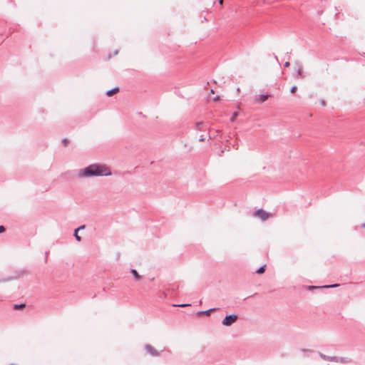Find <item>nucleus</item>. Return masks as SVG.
I'll return each mask as SVG.
<instances>
[{"instance_id":"f257e3e1","label":"nucleus","mask_w":365,"mask_h":365,"mask_svg":"<svg viewBox=\"0 0 365 365\" xmlns=\"http://www.w3.org/2000/svg\"><path fill=\"white\" fill-rule=\"evenodd\" d=\"M112 173L110 168L102 164H91L77 172L79 178H89L92 177L110 176Z\"/></svg>"},{"instance_id":"f03ea898","label":"nucleus","mask_w":365,"mask_h":365,"mask_svg":"<svg viewBox=\"0 0 365 365\" xmlns=\"http://www.w3.org/2000/svg\"><path fill=\"white\" fill-rule=\"evenodd\" d=\"M237 320V316L236 314L227 315L222 321V324L224 326L230 327Z\"/></svg>"},{"instance_id":"7ed1b4c3","label":"nucleus","mask_w":365,"mask_h":365,"mask_svg":"<svg viewBox=\"0 0 365 365\" xmlns=\"http://www.w3.org/2000/svg\"><path fill=\"white\" fill-rule=\"evenodd\" d=\"M254 215L257 217L260 218L262 220L264 221L267 220L269 217H270L272 216V214L267 212L262 209H259L255 212Z\"/></svg>"},{"instance_id":"20e7f679","label":"nucleus","mask_w":365,"mask_h":365,"mask_svg":"<svg viewBox=\"0 0 365 365\" xmlns=\"http://www.w3.org/2000/svg\"><path fill=\"white\" fill-rule=\"evenodd\" d=\"M145 350L148 353L153 356H159V353L150 344L145 345Z\"/></svg>"},{"instance_id":"39448f33","label":"nucleus","mask_w":365,"mask_h":365,"mask_svg":"<svg viewBox=\"0 0 365 365\" xmlns=\"http://www.w3.org/2000/svg\"><path fill=\"white\" fill-rule=\"evenodd\" d=\"M319 356L322 359H324L325 361H338V357H336V356H327L322 353H319Z\"/></svg>"},{"instance_id":"423d86ee","label":"nucleus","mask_w":365,"mask_h":365,"mask_svg":"<svg viewBox=\"0 0 365 365\" xmlns=\"http://www.w3.org/2000/svg\"><path fill=\"white\" fill-rule=\"evenodd\" d=\"M269 98V96L268 95H259L257 98H256V102L257 103H263L265 101H267Z\"/></svg>"},{"instance_id":"0eeeda50","label":"nucleus","mask_w":365,"mask_h":365,"mask_svg":"<svg viewBox=\"0 0 365 365\" xmlns=\"http://www.w3.org/2000/svg\"><path fill=\"white\" fill-rule=\"evenodd\" d=\"M216 310L215 308H212V309H210L208 310H206V311H202V312H199L197 313L198 315H201V314H205L206 316H210V313L212 312V311H215Z\"/></svg>"},{"instance_id":"6e6552de","label":"nucleus","mask_w":365,"mask_h":365,"mask_svg":"<svg viewBox=\"0 0 365 365\" xmlns=\"http://www.w3.org/2000/svg\"><path fill=\"white\" fill-rule=\"evenodd\" d=\"M119 91V88L118 87H115L113 89H110L107 91V96H112L113 94L118 93Z\"/></svg>"},{"instance_id":"1a4fd4ad","label":"nucleus","mask_w":365,"mask_h":365,"mask_svg":"<svg viewBox=\"0 0 365 365\" xmlns=\"http://www.w3.org/2000/svg\"><path fill=\"white\" fill-rule=\"evenodd\" d=\"M351 361V359L347 357H341L338 358V361L343 364L350 363Z\"/></svg>"},{"instance_id":"9d476101","label":"nucleus","mask_w":365,"mask_h":365,"mask_svg":"<svg viewBox=\"0 0 365 365\" xmlns=\"http://www.w3.org/2000/svg\"><path fill=\"white\" fill-rule=\"evenodd\" d=\"M297 78H305V75L302 72V66H299L298 70H297Z\"/></svg>"},{"instance_id":"9b49d317","label":"nucleus","mask_w":365,"mask_h":365,"mask_svg":"<svg viewBox=\"0 0 365 365\" xmlns=\"http://www.w3.org/2000/svg\"><path fill=\"white\" fill-rule=\"evenodd\" d=\"M130 272L133 274V277H135V279L136 280H139V279H140L141 276L138 273V272H137L135 269H132L130 270Z\"/></svg>"},{"instance_id":"f8f14e48","label":"nucleus","mask_w":365,"mask_h":365,"mask_svg":"<svg viewBox=\"0 0 365 365\" xmlns=\"http://www.w3.org/2000/svg\"><path fill=\"white\" fill-rule=\"evenodd\" d=\"M339 284H331V285H326V286H322V287H311V288H334V287H339Z\"/></svg>"},{"instance_id":"ddd939ff","label":"nucleus","mask_w":365,"mask_h":365,"mask_svg":"<svg viewBox=\"0 0 365 365\" xmlns=\"http://www.w3.org/2000/svg\"><path fill=\"white\" fill-rule=\"evenodd\" d=\"M265 271V265L262 266V267H260L257 270V274H262L264 273Z\"/></svg>"},{"instance_id":"4468645a","label":"nucleus","mask_w":365,"mask_h":365,"mask_svg":"<svg viewBox=\"0 0 365 365\" xmlns=\"http://www.w3.org/2000/svg\"><path fill=\"white\" fill-rule=\"evenodd\" d=\"M237 116H238V113L237 112H234L232 113V115L231 118H230V120L232 122H234Z\"/></svg>"},{"instance_id":"2eb2a0df","label":"nucleus","mask_w":365,"mask_h":365,"mask_svg":"<svg viewBox=\"0 0 365 365\" xmlns=\"http://www.w3.org/2000/svg\"><path fill=\"white\" fill-rule=\"evenodd\" d=\"M203 125V123L202 122H198L196 123L195 126H196V129L199 130H202V126Z\"/></svg>"},{"instance_id":"dca6fc26","label":"nucleus","mask_w":365,"mask_h":365,"mask_svg":"<svg viewBox=\"0 0 365 365\" xmlns=\"http://www.w3.org/2000/svg\"><path fill=\"white\" fill-rule=\"evenodd\" d=\"M25 304H15L14 305V309H21L23 307H25Z\"/></svg>"},{"instance_id":"f3484780","label":"nucleus","mask_w":365,"mask_h":365,"mask_svg":"<svg viewBox=\"0 0 365 365\" xmlns=\"http://www.w3.org/2000/svg\"><path fill=\"white\" fill-rule=\"evenodd\" d=\"M74 237L78 242H80L81 240V237L76 232L74 233Z\"/></svg>"},{"instance_id":"a211bd4d","label":"nucleus","mask_w":365,"mask_h":365,"mask_svg":"<svg viewBox=\"0 0 365 365\" xmlns=\"http://www.w3.org/2000/svg\"><path fill=\"white\" fill-rule=\"evenodd\" d=\"M297 89V87L296 86H293L291 88V89H290V92H291L292 93H294L296 92Z\"/></svg>"},{"instance_id":"6ab92c4d","label":"nucleus","mask_w":365,"mask_h":365,"mask_svg":"<svg viewBox=\"0 0 365 365\" xmlns=\"http://www.w3.org/2000/svg\"><path fill=\"white\" fill-rule=\"evenodd\" d=\"M176 307H187V306H190V304H178V305H175Z\"/></svg>"},{"instance_id":"aec40b11","label":"nucleus","mask_w":365,"mask_h":365,"mask_svg":"<svg viewBox=\"0 0 365 365\" xmlns=\"http://www.w3.org/2000/svg\"><path fill=\"white\" fill-rule=\"evenodd\" d=\"M84 228H85V225H81L79 227H78L77 229H76V232H77L80 230H83Z\"/></svg>"},{"instance_id":"412c9836","label":"nucleus","mask_w":365,"mask_h":365,"mask_svg":"<svg viewBox=\"0 0 365 365\" xmlns=\"http://www.w3.org/2000/svg\"><path fill=\"white\" fill-rule=\"evenodd\" d=\"M5 231V227L3 225L0 226V233L4 232Z\"/></svg>"},{"instance_id":"4be33fe9","label":"nucleus","mask_w":365,"mask_h":365,"mask_svg":"<svg viewBox=\"0 0 365 365\" xmlns=\"http://www.w3.org/2000/svg\"><path fill=\"white\" fill-rule=\"evenodd\" d=\"M213 101H220V96H217L216 97H215V98H213Z\"/></svg>"},{"instance_id":"5701e85b","label":"nucleus","mask_w":365,"mask_h":365,"mask_svg":"<svg viewBox=\"0 0 365 365\" xmlns=\"http://www.w3.org/2000/svg\"><path fill=\"white\" fill-rule=\"evenodd\" d=\"M289 65H290V64H289V61H287V62H285V63H284V67H289Z\"/></svg>"},{"instance_id":"b1692460","label":"nucleus","mask_w":365,"mask_h":365,"mask_svg":"<svg viewBox=\"0 0 365 365\" xmlns=\"http://www.w3.org/2000/svg\"><path fill=\"white\" fill-rule=\"evenodd\" d=\"M205 140V138L202 135V136L200 138L199 141L202 142V141H204Z\"/></svg>"},{"instance_id":"393cba45","label":"nucleus","mask_w":365,"mask_h":365,"mask_svg":"<svg viewBox=\"0 0 365 365\" xmlns=\"http://www.w3.org/2000/svg\"><path fill=\"white\" fill-rule=\"evenodd\" d=\"M63 143L65 145H66V144H67V143H68V140H67L66 139H64V140H63Z\"/></svg>"},{"instance_id":"a878e982","label":"nucleus","mask_w":365,"mask_h":365,"mask_svg":"<svg viewBox=\"0 0 365 365\" xmlns=\"http://www.w3.org/2000/svg\"><path fill=\"white\" fill-rule=\"evenodd\" d=\"M321 104H322L323 106H325V102H324V101H321Z\"/></svg>"},{"instance_id":"bb28decb","label":"nucleus","mask_w":365,"mask_h":365,"mask_svg":"<svg viewBox=\"0 0 365 365\" xmlns=\"http://www.w3.org/2000/svg\"><path fill=\"white\" fill-rule=\"evenodd\" d=\"M219 3H220L221 5H222V4H223V0H219Z\"/></svg>"},{"instance_id":"cd10ccee","label":"nucleus","mask_w":365,"mask_h":365,"mask_svg":"<svg viewBox=\"0 0 365 365\" xmlns=\"http://www.w3.org/2000/svg\"><path fill=\"white\" fill-rule=\"evenodd\" d=\"M362 227L365 228V223L362 225Z\"/></svg>"},{"instance_id":"c85d7f7f","label":"nucleus","mask_w":365,"mask_h":365,"mask_svg":"<svg viewBox=\"0 0 365 365\" xmlns=\"http://www.w3.org/2000/svg\"><path fill=\"white\" fill-rule=\"evenodd\" d=\"M210 92H211L212 93H214V91H213L212 89L210 91Z\"/></svg>"}]
</instances>
